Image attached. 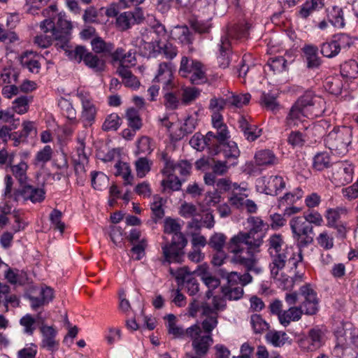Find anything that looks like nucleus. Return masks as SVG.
<instances>
[{"mask_svg":"<svg viewBox=\"0 0 358 358\" xmlns=\"http://www.w3.org/2000/svg\"><path fill=\"white\" fill-rule=\"evenodd\" d=\"M42 334L41 348L48 351L55 352L58 350L59 341L56 340L57 331L50 326H42L41 327Z\"/></svg>","mask_w":358,"mask_h":358,"instance_id":"18","label":"nucleus"},{"mask_svg":"<svg viewBox=\"0 0 358 358\" xmlns=\"http://www.w3.org/2000/svg\"><path fill=\"white\" fill-rule=\"evenodd\" d=\"M162 250L166 262H179V241L169 240L168 243L162 247Z\"/></svg>","mask_w":358,"mask_h":358,"instance_id":"27","label":"nucleus"},{"mask_svg":"<svg viewBox=\"0 0 358 358\" xmlns=\"http://www.w3.org/2000/svg\"><path fill=\"white\" fill-rule=\"evenodd\" d=\"M324 100L310 90H306L294 103L311 117H319L324 111Z\"/></svg>","mask_w":358,"mask_h":358,"instance_id":"9","label":"nucleus"},{"mask_svg":"<svg viewBox=\"0 0 358 358\" xmlns=\"http://www.w3.org/2000/svg\"><path fill=\"white\" fill-rule=\"evenodd\" d=\"M229 138V132L221 130L220 133L215 134L212 131H208L206 134V147L208 153L210 155H216L221 152V148L224 141H226Z\"/></svg>","mask_w":358,"mask_h":358,"instance_id":"15","label":"nucleus"},{"mask_svg":"<svg viewBox=\"0 0 358 358\" xmlns=\"http://www.w3.org/2000/svg\"><path fill=\"white\" fill-rule=\"evenodd\" d=\"M184 15H185V17L187 18L191 27L195 31L201 34L208 32L210 26L206 22L198 21L193 13L190 14L186 13Z\"/></svg>","mask_w":358,"mask_h":358,"instance_id":"53","label":"nucleus"},{"mask_svg":"<svg viewBox=\"0 0 358 358\" xmlns=\"http://www.w3.org/2000/svg\"><path fill=\"white\" fill-rule=\"evenodd\" d=\"M29 99L27 96H21L13 102V110L18 114H24L28 111Z\"/></svg>","mask_w":358,"mask_h":358,"instance_id":"63","label":"nucleus"},{"mask_svg":"<svg viewBox=\"0 0 358 358\" xmlns=\"http://www.w3.org/2000/svg\"><path fill=\"white\" fill-rule=\"evenodd\" d=\"M141 33L145 36V39L152 41L159 49L162 45L167 42L166 30L162 24H157Z\"/></svg>","mask_w":358,"mask_h":358,"instance_id":"19","label":"nucleus"},{"mask_svg":"<svg viewBox=\"0 0 358 358\" xmlns=\"http://www.w3.org/2000/svg\"><path fill=\"white\" fill-rule=\"evenodd\" d=\"M45 194L43 189L27 185L26 180H6V182L5 196H13L16 201L41 202Z\"/></svg>","mask_w":358,"mask_h":358,"instance_id":"5","label":"nucleus"},{"mask_svg":"<svg viewBox=\"0 0 358 358\" xmlns=\"http://www.w3.org/2000/svg\"><path fill=\"white\" fill-rule=\"evenodd\" d=\"M91 46L96 54L108 55L115 48V45L111 42H106L101 37L96 36L91 41Z\"/></svg>","mask_w":358,"mask_h":358,"instance_id":"32","label":"nucleus"},{"mask_svg":"<svg viewBox=\"0 0 358 358\" xmlns=\"http://www.w3.org/2000/svg\"><path fill=\"white\" fill-rule=\"evenodd\" d=\"M259 103L261 106L272 112L278 111L280 108L276 96L270 92H262Z\"/></svg>","mask_w":358,"mask_h":358,"instance_id":"42","label":"nucleus"},{"mask_svg":"<svg viewBox=\"0 0 358 358\" xmlns=\"http://www.w3.org/2000/svg\"><path fill=\"white\" fill-rule=\"evenodd\" d=\"M352 140V131L348 127H334L324 138L325 146L331 153L343 157L349 152Z\"/></svg>","mask_w":358,"mask_h":358,"instance_id":"6","label":"nucleus"},{"mask_svg":"<svg viewBox=\"0 0 358 358\" xmlns=\"http://www.w3.org/2000/svg\"><path fill=\"white\" fill-rule=\"evenodd\" d=\"M308 117L310 115L308 113L294 103L285 117V125L287 129L297 127Z\"/></svg>","mask_w":358,"mask_h":358,"instance_id":"16","label":"nucleus"},{"mask_svg":"<svg viewBox=\"0 0 358 358\" xmlns=\"http://www.w3.org/2000/svg\"><path fill=\"white\" fill-rule=\"evenodd\" d=\"M131 12H124L116 17V27L120 31H126L133 24Z\"/></svg>","mask_w":358,"mask_h":358,"instance_id":"60","label":"nucleus"},{"mask_svg":"<svg viewBox=\"0 0 358 358\" xmlns=\"http://www.w3.org/2000/svg\"><path fill=\"white\" fill-rule=\"evenodd\" d=\"M39 297L31 295L27 296L33 310L48 304L54 298V292L50 287H41L39 291Z\"/></svg>","mask_w":358,"mask_h":358,"instance_id":"22","label":"nucleus"},{"mask_svg":"<svg viewBox=\"0 0 358 358\" xmlns=\"http://www.w3.org/2000/svg\"><path fill=\"white\" fill-rule=\"evenodd\" d=\"M257 192L268 195L275 196L285 187L284 180H256Z\"/></svg>","mask_w":358,"mask_h":358,"instance_id":"20","label":"nucleus"},{"mask_svg":"<svg viewBox=\"0 0 358 358\" xmlns=\"http://www.w3.org/2000/svg\"><path fill=\"white\" fill-rule=\"evenodd\" d=\"M304 313L303 307L292 306L287 310H283L280 316V323L284 327L288 326L291 322L298 321Z\"/></svg>","mask_w":358,"mask_h":358,"instance_id":"30","label":"nucleus"},{"mask_svg":"<svg viewBox=\"0 0 358 358\" xmlns=\"http://www.w3.org/2000/svg\"><path fill=\"white\" fill-rule=\"evenodd\" d=\"M122 124L121 117L115 113L106 116L101 129L104 131H117Z\"/></svg>","mask_w":358,"mask_h":358,"instance_id":"46","label":"nucleus"},{"mask_svg":"<svg viewBox=\"0 0 358 358\" xmlns=\"http://www.w3.org/2000/svg\"><path fill=\"white\" fill-rule=\"evenodd\" d=\"M299 295L303 298L301 307L306 315H315L318 311V299L315 290L310 285H305L300 287Z\"/></svg>","mask_w":358,"mask_h":358,"instance_id":"14","label":"nucleus"},{"mask_svg":"<svg viewBox=\"0 0 358 358\" xmlns=\"http://www.w3.org/2000/svg\"><path fill=\"white\" fill-rule=\"evenodd\" d=\"M327 20L334 27L342 29L345 26L343 10L338 6H332L326 9Z\"/></svg>","mask_w":358,"mask_h":358,"instance_id":"25","label":"nucleus"},{"mask_svg":"<svg viewBox=\"0 0 358 358\" xmlns=\"http://www.w3.org/2000/svg\"><path fill=\"white\" fill-rule=\"evenodd\" d=\"M41 57L34 51L27 50L22 53L20 62L22 67L26 68L32 73H38L41 66L40 59Z\"/></svg>","mask_w":358,"mask_h":358,"instance_id":"17","label":"nucleus"},{"mask_svg":"<svg viewBox=\"0 0 358 358\" xmlns=\"http://www.w3.org/2000/svg\"><path fill=\"white\" fill-rule=\"evenodd\" d=\"M263 243V236H257L251 240L245 232L240 231L231 238L227 243V250L233 255L231 262L245 266L248 270H252L257 259L252 252Z\"/></svg>","mask_w":358,"mask_h":358,"instance_id":"3","label":"nucleus"},{"mask_svg":"<svg viewBox=\"0 0 358 358\" xmlns=\"http://www.w3.org/2000/svg\"><path fill=\"white\" fill-rule=\"evenodd\" d=\"M348 214V209L345 207H336L334 208H328L325 212V218L327 220V226L331 227L340 223V219L342 216Z\"/></svg>","mask_w":358,"mask_h":358,"instance_id":"35","label":"nucleus"},{"mask_svg":"<svg viewBox=\"0 0 358 358\" xmlns=\"http://www.w3.org/2000/svg\"><path fill=\"white\" fill-rule=\"evenodd\" d=\"M164 91L166 92L164 95V104L166 108L171 110L177 109L179 105V99L177 94L173 90Z\"/></svg>","mask_w":358,"mask_h":358,"instance_id":"62","label":"nucleus"},{"mask_svg":"<svg viewBox=\"0 0 358 358\" xmlns=\"http://www.w3.org/2000/svg\"><path fill=\"white\" fill-rule=\"evenodd\" d=\"M164 239L169 242V240L179 241V223L177 220L171 217H166L164 221Z\"/></svg>","mask_w":358,"mask_h":358,"instance_id":"31","label":"nucleus"},{"mask_svg":"<svg viewBox=\"0 0 358 358\" xmlns=\"http://www.w3.org/2000/svg\"><path fill=\"white\" fill-rule=\"evenodd\" d=\"M320 52L324 57L327 58L335 57L340 53L333 36L331 40L320 45Z\"/></svg>","mask_w":358,"mask_h":358,"instance_id":"49","label":"nucleus"},{"mask_svg":"<svg viewBox=\"0 0 358 358\" xmlns=\"http://www.w3.org/2000/svg\"><path fill=\"white\" fill-rule=\"evenodd\" d=\"M222 292L223 294V296H222L224 300L225 299L228 300H238L240 299L243 294V289L242 287L238 285L233 286L227 285L226 287H223L222 288Z\"/></svg>","mask_w":358,"mask_h":358,"instance_id":"47","label":"nucleus"},{"mask_svg":"<svg viewBox=\"0 0 358 358\" xmlns=\"http://www.w3.org/2000/svg\"><path fill=\"white\" fill-rule=\"evenodd\" d=\"M238 122L239 128L243 131L245 138L248 141L251 142L255 141L261 136L262 129H259L257 125L250 123L245 117L241 116Z\"/></svg>","mask_w":358,"mask_h":358,"instance_id":"23","label":"nucleus"},{"mask_svg":"<svg viewBox=\"0 0 358 358\" xmlns=\"http://www.w3.org/2000/svg\"><path fill=\"white\" fill-rule=\"evenodd\" d=\"M136 176L142 178L150 171L152 162L147 157H139L134 163Z\"/></svg>","mask_w":358,"mask_h":358,"instance_id":"45","label":"nucleus"},{"mask_svg":"<svg viewBox=\"0 0 358 358\" xmlns=\"http://www.w3.org/2000/svg\"><path fill=\"white\" fill-rule=\"evenodd\" d=\"M12 160L13 157H10L9 160V169L13 176L16 179H27V171L29 167L27 164L24 161H21L17 164H12Z\"/></svg>","mask_w":358,"mask_h":358,"instance_id":"50","label":"nucleus"},{"mask_svg":"<svg viewBox=\"0 0 358 358\" xmlns=\"http://www.w3.org/2000/svg\"><path fill=\"white\" fill-rule=\"evenodd\" d=\"M331 157L328 152L317 153L313 157V167L317 171H323L331 166Z\"/></svg>","mask_w":358,"mask_h":358,"instance_id":"44","label":"nucleus"},{"mask_svg":"<svg viewBox=\"0 0 358 358\" xmlns=\"http://www.w3.org/2000/svg\"><path fill=\"white\" fill-rule=\"evenodd\" d=\"M322 0H308L301 6L298 16L302 19H307L313 12L319 10L324 6Z\"/></svg>","mask_w":358,"mask_h":358,"instance_id":"34","label":"nucleus"},{"mask_svg":"<svg viewBox=\"0 0 358 358\" xmlns=\"http://www.w3.org/2000/svg\"><path fill=\"white\" fill-rule=\"evenodd\" d=\"M116 177H122V179H134L131 174V168L129 163L119 161L115 165Z\"/></svg>","mask_w":358,"mask_h":358,"instance_id":"57","label":"nucleus"},{"mask_svg":"<svg viewBox=\"0 0 358 358\" xmlns=\"http://www.w3.org/2000/svg\"><path fill=\"white\" fill-rule=\"evenodd\" d=\"M268 252L272 259L270 264L271 274L272 277L282 282L284 287L292 286V279L288 276L280 275V272L285 267L286 262L290 269H296L297 264L302 261L301 250L294 252L292 248L286 245L283 236L280 234H274L268 238Z\"/></svg>","mask_w":358,"mask_h":358,"instance_id":"1","label":"nucleus"},{"mask_svg":"<svg viewBox=\"0 0 358 358\" xmlns=\"http://www.w3.org/2000/svg\"><path fill=\"white\" fill-rule=\"evenodd\" d=\"M201 90L195 87H186L182 90L181 101L188 105L195 101L201 94Z\"/></svg>","mask_w":358,"mask_h":358,"instance_id":"55","label":"nucleus"},{"mask_svg":"<svg viewBox=\"0 0 358 358\" xmlns=\"http://www.w3.org/2000/svg\"><path fill=\"white\" fill-rule=\"evenodd\" d=\"M267 66L274 74L287 71V60L281 56L271 57L267 62Z\"/></svg>","mask_w":358,"mask_h":358,"instance_id":"48","label":"nucleus"},{"mask_svg":"<svg viewBox=\"0 0 358 358\" xmlns=\"http://www.w3.org/2000/svg\"><path fill=\"white\" fill-rule=\"evenodd\" d=\"M255 162L258 166H271L278 163V159L270 150H261L255 155Z\"/></svg>","mask_w":358,"mask_h":358,"instance_id":"33","label":"nucleus"},{"mask_svg":"<svg viewBox=\"0 0 358 358\" xmlns=\"http://www.w3.org/2000/svg\"><path fill=\"white\" fill-rule=\"evenodd\" d=\"M227 97L229 107L241 108L250 102L251 95L249 93L239 94L231 93Z\"/></svg>","mask_w":358,"mask_h":358,"instance_id":"52","label":"nucleus"},{"mask_svg":"<svg viewBox=\"0 0 358 358\" xmlns=\"http://www.w3.org/2000/svg\"><path fill=\"white\" fill-rule=\"evenodd\" d=\"M184 78H188L192 85H201L208 80L203 65L200 62H196L194 67Z\"/></svg>","mask_w":358,"mask_h":358,"instance_id":"28","label":"nucleus"},{"mask_svg":"<svg viewBox=\"0 0 358 358\" xmlns=\"http://www.w3.org/2000/svg\"><path fill=\"white\" fill-rule=\"evenodd\" d=\"M268 343L275 347H281L288 341L289 337L285 331H270L266 335Z\"/></svg>","mask_w":358,"mask_h":358,"instance_id":"41","label":"nucleus"},{"mask_svg":"<svg viewBox=\"0 0 358 358\" xmlns=\"http://www.w3.org/2000/svg\"><path fill=\"white\" fill-rule=\"evenodd\" d=\"M5 278L13 285H22L27 279L26 273L24 271L11 268H8L6 271Z\"/></svg>","mask_w":358,"mask_h":358,"instance_id":"51","label":"nucleus"},{"mask_svg":"<svg viewBox=\"0 0 358 358\" xmlns=\"http://www.w3.org/2000/svg\"><path fill=\"white\" fill-rule=\"evenodd\" d=\"M341 74L343 78L355 79L358 78V62L349 59L343 62L340 67Z\"/></svg>","mask_w":358,"mask_h":358,"instance_id":"39","label":"nucleus"},{"mask_svg":"<svg viewBox=\"0 0 358 358\" xmlns=\"http://www.w3.org/2000/svg\"><path fill=\"white\" fill-rule=\"evenodd\" d=\"M196 273L202 282L206 285V287H208L209 290L208 292H211V299L214 296L211 289H215L220 285V281L219 278L212 274V273L209 271L208 265L206 264L199 265L198 266Z\"/></svg>","mask_w":358,"mask_h":358,"instance_id":"21","label":"nucleus"},{"mask_svg":"<svg viewBox=\"0 0 358 358\" xmlns=\"http://www.w3.org/2000/svg\"><path fill=\"white\" fill-rule=\"evenodd\" d=\"M176 65L171 62H161L153 82L163 83V90H173L176 84L173 82Z\"/></svg>","mask_w":358,"mask_h":358,"instance_id":"13","label":"nucleus"},{"mask_svg":"<svg viewBox=\"0 0 358 358\" xmlns=\"http://www.w3.org/2000/svg\"><path fill=\"white\" fill-rule=\"evenodd\" d=\"M248 223L250 227V230L248 232H245L248 235V237L253 241V237H257V236H262V231L265 228L266 224L259 217L251 216L248 218Z\"/></svg>","mask_w":358,"mask_h":358,"instance_id":"36","label":"nucleus"},{"mask_svg":"<svg viewBox=\"0 0 358 358\" xmlns=\"http://www.w3.org/2000/svg\"><path fill=\"white\" fill-rule=\"evenodd\" d=\"M302 52L308 69H317L322 64V60L318 56V48L314 45H305Z\"/></svg>","mask_w":358,"mask_h":358,"instance_id":"24","label":"nucleus"},{"mask_svg":"<svg viewBox=\"0 0 358 358\" xmlns=\"http://www.w3.org/2000/svg\"><path fill=\"white\" fill-rule=\"evenodd\" d=\"M210 296L211 292H206V301L202 303L200 310L201 315L205 317L201 322L203 333L212 336V331L218 323V313L225 309L226 301L220 295H215L211 299Z\"/></svg>","mask_w":358,"mask_h":358,"instance_id":"4","label":"nucleus"},{"mask_svg":"<svg viewBox=\"0 0 358 358\" xmlns=\"http://www.w3.org/2000/svg\"><path fill=\"white\" fill-rule=\"evenodd\" d=\"M325 89L331 94L338 95L341 94L343 83L339 78L330 77L324 83Z\"/></svg>","mask_w":358,"mask_h":358,"instance_id":"56","label":"nucleus"},{"mask_svg":"<svg viewBox=\"0 0 358 358\" xmlns=\"http://www.w3.org/2000/svg\"><path fill=\"white\" fill-rule=\"evenodd\" d=\"M292 236L297 245L305 248L313 241V227L301 216H296L289 221Z\"/></svg>","mask_w":358,"mask_h":358,"instance_id":"7","label":"nucleus"},{"mask_svg":"<svg viewBox=\"0 0 358 358\" xmlns=\"http://www.w3.org/2000/svg\"><path fill=\"white\" fill-rule=\"evenodd\" d=\"M317 244L326 250H331L334 245V236L327 231L321 232L316 238Z\"/></svg>","mask_w":358,"mask_h":358,"instance_id":"58","label":"nucleus"},{"mask_svg":"<svg viewBox=\"0 0 358 358\" xmlns=\"http://www.w3.org/2000/svg\"><path fill=\"white\" fill-rule=\"evenodd\" d=\"M184 78H188L192 85H201L208 80L203 65L200 62H196L194 67Z\"/></svg>","mask_w":358,"mask_h":358,"instance_id":"29","label":"nucleus"},{"mask_svg":"<svg viewBox=\"0 0 358 358\" xmlns=\"http://www.w3.org/2000/svg\"><path fill=\"white\" fill-rule=\"evenodd\" d=\"M230 43L228 38L222 36L220 44V55L217 57L219 65L221 68L225 69L229 65V51Z\"/></svg>","mask_w":358,"mask_h":358,"instance_id":"38","label":"nucleus"},{"mask_svg":"<svg viewBox=\"0 0 358 358\" xmlns=\"http://www.w3.org/2000/svg\"><path fill=\"white\" fill-rule=\"evenodd\" d=\"M69 59L78 63L83 62L89 68L95 71H102L105 68V62L100 59L97 54L90 52L85 46L77 45L75 49L71 50L66 54Z\"/></svg>","mask_w":358,"mask_h":358,"instance_id":"8","label":"nucleus"},{"mask_svg":"<svg viewBox=\"0 0 358 358\" xmlns=\"http://www.w3.org/2000/svg\"><path fill=\"white\" fill-rule=\"evenodd\" d=\"M186 334L192 339L193 348L198 355L206 354L209 347L213 343L212 336L203 334V331L198 324H194L187 328Z\"/></svg>","mask_w":358,"mask_h":358,"instance_id":"11","label":"nucleus"},{"mask_svg":"<svg viewBox=\"0 0 358 358\" xmlns=\"http://www.w3.org/2000/svg\"><path fill=\"white\" fill-rule=\"evenodd\" d=\"M53 155V150L50 145H45L38 152H37L34 159H33V164L34 166H43L45 164L51 160Z\"/></svg>","mask_w":358,"mask_h":358,"instance_id":"43","label":"nucleus"},{"mask_svg":"<svg viewBox=\"0 0 358 358\" xmlns=\"http://www.w3.org/2000/svg\"><path fill=\"white\" fill-rule=\"evenodd\" d=\"M250 324L256 334H260L268 328V323L263 320L261 315L254 314L250 317Z\"/></svg>","mask_w":358,"mask_h":358,"instance_id":"64","label":"nucleus"},{"mask_svg":"<svg viewBox=\"0 0 358 358\" xmlns=\"http://www.w3.org/2000/svg\"><path fill=\"white\" fill-rule=\"evenodd\" d=\"M325 341L324 331L319 327H314L298 339V345L304 352H315L324 345Z\"/></svg>","mask_w":358,"mask_h":358,"instance_id":"10","label":"nucleus"},{"mask_svg":"<svg viewBox=\"0 0 358 358\" xmlns=\"http://www.w3.org/2000/svg\"><path fill=\"white\" fill-rule=\"evenodd\" d=\"M20 73L13 67H6L0 73V86L17 83Z\"/></svg>","mask_w":358,"mask_h":358,"instance_id":"40","label":"nucleus"},{"mask_svg":"<svg viewBox=\"0 0 358 358\" xmlns=\"http://www.w3.org/2000/svg\"><path fill=\"white\" fill-rule=\"evenodd\" d=\"M77 96L80 99L82 103L80 120L83 122L84 127H90L95 122L97 108L89 93L83 90L78 91Z\"/></svg>","mask_w":358,"mask_h":358,"instance_id":"12","label":"nucleus"},{"mask_svg":"<svg viewBox=\"0 0 358 358\" xmlns=\"http://www.w3.org/2000/svg\"><path fill=\"white\" fill-rule=\"evenodd\" d=\"M222 150L227 159H234L236 160L240 155V151L237 144L234 141H224L221 148V151Z\"/></svg>","mask_w":358,"mask_h":358,"instance_id":"54","label":"nucleus"},{"mask_svg":"<svg viewBox=\"0 0 358 358\" xmlns=\"http://www.w3.org/2000/svg\"><path fill=\"white\" fill-rule=\"evenodd\" d=\"M162 125L164 127L169 133L170 145H172V150H175L177 147L178 141H179L177 131L178 129V125L169 121V117L165 116L163 118H159Z\"/></svg>","mask_w":358,"mask_h":358,"instance_id":"37","label":"nucleus"},{"mask_svg":"<svg viewBox=\"0 0 358 358\" xmlns=\"http://www.w3.org/2000/svg\"><path fill=\"white\" fill-rule=\"evenodd\" d=\"M332 36L336 41L339 52L341 49L350 48L354 43L352 38L345 33L336 34Z\"/></svg>","mask_w":358,"mask_h":358,"instance_id":"59","label":"nucleus"},{"mask_svg":"<svg viewBox=\"0 0 358 358\" xmlns=\"http://www.w3.org/2000/svg\"><path fill=\"white\" fill-rule=\"evenodd\" d=\"M57 12L56 4H52L43 10L41 15L46 17L40 23V28L44 34L51 33L55 38V46L62 49L67 54L71 50L70 40L73 24L65 13Z\"/></svg>","mask_w":358,"mask_h":358,"instance_id":"2","label":"nucleus"},{"mask_svg":"<svg viewBox=\"0 0 358 358\" xmlns=\"http://www.w3.org/2000/svg\"><path fill=\"white\" fill-rule=\"evenodd\" d=\"M136 45L138 47L141 54L143 57H150L158 53L160 49L150 39H145V36L141 33V37L136 39Z\"/></svg>","mask_w":358,"mask_h":358,"instance_id":"26","label":"nucleus"},{"mask_svg":"<svg viewBox=\"0 0 358 358\" xmlns=\"http://www.w3.org/2000/svg\"><path fill=\"white\" fill-rule=\"evenodd\" d=\"M166 320V328L168 334L173 338L179 337V327L177 326V318L173 314H169L164 317Z\"/></svg>","mask_w":358,"mask_h":358,"instance_id":"61","label":"nucleus"}]
</instances>
